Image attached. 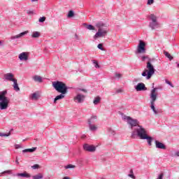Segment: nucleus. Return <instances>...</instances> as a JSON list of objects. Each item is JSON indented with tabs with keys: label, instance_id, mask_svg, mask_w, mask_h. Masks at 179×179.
<instances>
[{
	"label": "nucleus",
	"instance_id": "nucleus-1",
	"mask_svg": "<svg viewBox=\"0 0 179 179\" xmlns=\"http://www.w3.org/2000/svg\"><path fill=\"white\" fill-rule=\"evenodd\" d=\"M122 120L127 122L129 125L130 129H131V138L136 139L139 138L143 140H147L148 146H152V141L154 140L152 136L148 135V131L142 125H139L138 120L132 119L129 116H123Z\"/></svg>",
	"mask_w": 179,
	"mask_h": 179
},
{
	"label": "nucleus",
	"instance_id": "nucleus-2",
	"mask_svg": "<svg viewBox=\"0 0 179 179\" xmlns=\"http://www.w3.org/2000/svg\"><path fill=\"white\" fill-rule=\"evenodd\" d=\"M148 60L147 62V66L146 68L147 69H145L144 71L141 73L143 77H145V79L150 80L151 79L152 75L155 74V72L156 70L154 68V66L151 63V59H149L148 56H143L141 57V61L145 62Z\"/></svg>",
	"mask_w": 179,
	"mask_h": 179
},
{
	"label": "nucleus",
	"instance_id": "nucleus-3",
	"mask_svg": "<svg viewBox=\"0 0 179 179\" xmlns=\"http://www.w3.org/2000/svg\"><path fill=\"white\" fill-rule=\"evenodd\" d=\"M96 27H99V29L96 34L94 36V39L96 40L99 38L106 37L107 33L108 32V29H107V26L106 24L103 22H98L96 24Z\"/></svg>",
	"mask_w": 179,
	"mask_h": 179
},
{
	"label": "nucleus",
	"instance_id": "nucleus-4",
	"mask_svg": "<svg viewBox=\"0 0 179 179\" xmlns=\"http://www.w3.org/2000/svg\"><path fill=\"white\" fill-rule=\"evenodd\" d=\"M7 90L0 92V110H4L9 108L10 99L6 96Z\"/></svg>",
	"mask_w": 179,
	"mask_h": 179
},
{
	"label": "nucleus",
	"instance_id": "nucleus-5",
	"mask_svg": "<svg viewBox=\"0 0 179 179\" xmlns=\"http://www.w3.org/2000/svg\"><path fill=\"white\" fill-rule=\"evenodd\" d=\"M52 86L58 93L66 94L68 92V87L62 81H55L52 83Z\"/></svg>",
	"mask_w": 179,
	"mask_h": 179
},
{
	"label": "nucleus",
	"instance_id": "nucleus-6",
	"mask_svg": "<svg viewBox=\"0 0 179 179\" xmlns=\"http://www.w3.org/2000/svg\"><path fill=\"white\" fill-rule=\"evenodd\" d=\"M157 88L152 87V90H150V109L152 110L153 113L155 115L158 114L156 108L155 107V103H156L157 99Z\"/></svg>",
	"mask_w": 179,
	"mask_h": 179
},
{
	"label": "nucleus",
	"instance_id": "nucleus-7",
	"mask_svg": "<svg viewBox=\"0 0 179 179\" xmlns=\"http://www.w3.org/2000/svg\"><path fill=\"white\" fill-rule=\"evenodd\" d=\"M150 23L148 24V27L150 28L152 30H155L159 29V24L157 22V17L155 15H150Z\"/></svg>",
	"mask_w": 179,
	"mask_h": 179
},
{
	"label": "nucleus",
	"instance_id": "nucleus-8",
	"mask_svg": "<svg viewBox=\"0 0 179 179\" xmlns=\"http://www.w3.org/2000/svg\"><path fill=\"white\" fill-rule=\"evenodd\" d=\"M86 96L81 93H77L73 97L74 103H83L85 101Z\"/></svg>",
	"mask_w": 179,
	"mask_h": 179
},
{
	"label": "nucleus",
	"instance_id": "nucleus-9",
	"mask_svg": "<svg viewBox=\"0 0 179 179\" xmlns=\"http://www.w3.org/2000/svg\"><path fill=\"white\" fill-rule=\"evenodd\" d=\"M146 44L143 41H139V44H138L136 54H143L146 52V48H145Z\"/></svg>",
	"mask_w": 179,
	"mask_h": 179
},
{
	"label": "nucleus",
	"instance_id": "nucleus-10",
	"mask_svg": "<svg viewBox=\"0 0 179 179\" xmlns=\"http://www.w3.org/2000/svg\"><path fill=\"white\" fill-rule=\"evenodd\" d=\"M134 88H135V90H136V92H142V91L148 90V88L146 87V86L143 83H138L137 85L134 87Z\"/></svg>",
	"mask_w": 179,
	"mask_h": 179
},
{
	"label": "nucleus",
	"instance_id": "nucleus-11",
	"mask_svg": "<svg viewBox=\"0 0 179 179\" xmlns=\"http://www.w3.org/2000/svg\"><path fill=\"white\" fill-rule=\"evenodd\" d=\"M83 149L87 152H94L96 151V146L86 143V144H84Z\"/></svg>",
	"mask_w": 179,
	"mask_h": 179
},
{
	"label": "nucleus",
	"instance_id": "nucleus-12",
	"mask_svg": "<svg viewBox=\"0 0 179 179\" xmlns=\"http://www.w3.org/2000/svg\"><path fill=\"white\" fill-rule=\"evenodd\" d=\"M4 78L6 80L10 81V82H17V79L14 78V74L12 73H6L4 75Z\"/></svg>",
	"mask_w": 179,
	"mask_h": 179
},
{
	"label": "nucleus",
	"instance_id": "nucleus-13",
	"mask_svg": "<svg viewBox=\"0 0 179 179\" xmlns=\"http://www.w3.org/2000/svg\"><path fill=\"white\" fill-rule=\"evenodd\" d=\"M28 34V31H24L23 32L20 33L18 35L11 36L10 40H17L22 38V36H24Z\"/></svg>",
	"mask_w": 179,
	"mask_h": 179
},
{
	"label": "nucleus",
	"instance_id": "nucleus-14",
	"mask_svg": "<svg viewBox=\"0 0 179 179\" xmlns=\"http://www.w3.org/2000/svg\"><path fill=\"white\" fill-rule=\"evenodd\" d=\"M155 143L157 149L166 150V146L164 143H160L159 141H155Z\"/></svg>",
	"mask_w": 179,
	"mask_h": 179
},
{
	"label": "nucleus",
	"instance_id": "nucleus-15",
	"mask_svg": "<svg viewBox=\"0 0 179 179\" xmlns=\"http://www.w3.org/2000/svg\"><path fill=\"white\" fill-rule=\"evenodd\" d=\"M18 59H20V61L26 62L28 60V53L23 52L22 53H20V55H18Z\"/></svg>",
	"mask_w": 179,
	"mask_h": 179
},
{
	"label": "nucleus",
	"instance_id": "nucleus-16",
	"mask_svg": "<svg viewBox=\"0 0 179 179\" xmlns=\"http://www.w3.org/2000/svg\"><path fill=\"white\" fill-rule=\"evenodd\" d=\"M16 176L20 177L22 178H31V175L29 173H27L26 171L24 173H16Z\"/></svg>",
	"mask_w": 179,
	"mask_h": 179
},
{
	"label": "nucleus",
	"instance_id": "nucleus-17",
	"mask_svg": "<svg viewBox=\"0 0 179 179\" xmlns=\"http://www.w3.org/2000/svg\"><path fill=\"white\" fill-rule=\"evenodd\" d=\"M33 80L36 83H43V78L40 76H33Z\"/></svg>",
	"mask_w": 179,
	"mask_h": 179
},
{
	"label": "nucleus",
	"instance_id": "nucleus-18",
	"mask_svg": "<svg viewBox=\"0 0 179 179\" xmlns=\"http://www.w3.org/2000/svg\"><path fill=\"white\" fill-rule=\"evenodd\" d=\"M96 120H97V117L96 116H92L88 120V124H94V123L96 122Z\"/></svg>",
	"mask_w": 179,
	"mask_h": 179
},
{
	"label": "nucleus",
	"instance_id": "nucleus-19",
	"mask_svg": "<svg viewBox=\"0 0 179 179\" xmlns=\"http://www.w3.org/2000/svg\"><path fill=\"white\" fill-rule=\"evenodd\" d=\"M13 90H15V92H20V88L19 87V85L17 84V81H14L13 82Z\"/></svg>",
	"mask_w": 179,
	"mask_h": 179
},
{
	"label": "nucleus",
	"instance_id": "nucleus-20",
	"mask_svg": "<svg viewBox=\"0 0 179 179\" xmlns=\"http://www.w3.org/2000/svg\"><path fill=\"white\" fill-rule=\"evenodd\" d=\"M37 150L36 147H33L32 148L30 149H24L22 150V152L25 153V152H34L36 150Z\"/></svg>",
	"mask_w": 179,
	"mask_h": 179
},
{
	"label": "nucleus",
	"instance_id": "nucleus-21",
	"mask_svg": "<svg viewBox=\"0 0 179 179\" xmlns=\"http://www.w3.org/2000/svg\"><path fill=\"white\" fill-rule=\"evenodd\" d=\"M65 94H61L60 95H58L54 99V103H55L56 101H58L59 100L63 99L65 98Z\"/></svg>",
	"mask_w": 179,
	"mask_h": 179
},
{
	"label": "nucleus",
	"instance_id": "nucleus-22",
	"mask_svg": "<svg viewBox=\"0 0 179 179\" xmlns=\"http://www.w3.org/2000/svg\"><path fill=\"white\" fill-rule=\"evenodd\" d=\"M89 129L91 131H96L98 129V127L96 125H94V124H89Z\"/></svg>",
	"mask_w": 179,
	"mask_h": 179
},
{
	"label": "nucleus",
	"instance_id": "nucleus-23",
	"mask_svg": "<svg viewBox=\"0 0 179 179\" xmlns=\"http://www.w3.org/2000/svg\"><path fill=\"white\" fill-rule=\"evenodd\" d=\"M101 98L99 96L94 97L93 103L94 105H98L101 102Z\"/></svg>",
	"mask_w": 179,
	"mask_h": 179
},
{
	"label": "nucleus",
	"instance_id": "nucleus-24",
	"mask_svg": "<svg viewBox=\"0 0 179 179\" xmlns=\"http://www.w3.org/2000/svg\"><path fill=\"white\" fill-rule=\"evenodd\" d=\"M30 98L32 99V100L37 101L38 99V95L35 92L30 95Z\"/></svg>",
	"mask_w": 179,
	"mask_h": 179
},
{
	"label": "nucleus",
	"instance_id": "nucleus-25",
	"mask_svg": "<svg viewBox=\"0 0 179 179\" xmlns=\"http://www.w3.org/2000/svg\"><path fill=\"white\" fill-rule=\"evenodd\" d=\"M32 178L33 179H43V175L42 173H39L38 174L32 176Z\"/></svg>",
	"mask_w": 179,
	"mask_h": 179
},
{
	"label": "nucleus",
	"instance_id": "nucleus-26",
	"mask_svg": "<svg viewBox=\"0 0 179 179\" xmlns=\"http://www.w3.org/2000/svg\"><path fill=\"white\" fill-rule=\"evenodd\" d=\"M31 36L33 38H38V37H40V33L38 31H35L32 33Z\"/></svg>",
	"mask_w": 179,
	"mask_h": 179
},
{
	"label": "nucleus",
	"instance_id": "nucleus-27",
	"mask_svg": "<svg viewBox=\"0 0 179 179\" xmlns=\"http://www.w3.org/2000/svg\"><path fill=\"white\" fill-rule=\"evenodd\" d=\"M122 77V74L120 73H115L114 79L119 80Z\"/></svg>",
	"mask_w": 179,
	"mask_h": 179
},
{
	"label": "nucleus",
	"instance_id": "nucleus-28",
	"mask_svg": "<svg viewBox=\"0 0 179 179\" xmlns=\"http://www.w3.org/2000/svg\"><path fill=\"white\" fill-rule=\"evenodd\" d=\"M107 131H108V133H109L110 135L111 136H115V131L113 130V129L111 128H108L107 129Z\"/></svg>",
	"mask_w": 179,
	"mask_h": 179
},
{
	"label": "nucleus",
	"instance_id": "nucleus-29",
	"mask_svg": "<svg viewBox=\"0 0 179 179\" xmlns=\"http://www.w3.org/2000/svg\"><path fill=\"white\" fill-rule=\"evenodd\" d=\"M80 92H83L84 93H87V90L83 88H77L76 94H80Z\"/></svg>",
	"mask_w": 179,
	"mask_h": 179
},
{
	"label": "nucleus",
	"instance_id": "nucleus-30",
	"mask_svg": "<svg viewBox=\"0 0 179 179\" xmlns=\"http://www.w3.org/2000/svg\"><path fill=\"white\" fill-rule=\"evenodd\" d=\"M75 16V13L73 10H69L68 13V18H73Z\"/></svg>",
	"mask_w": 179,
	"mask_h": 179
},
{
	"label": "nucleus",
	"instance_id": "nucleus-31",
	"mask_svg": "<svg viewBox=\"0 0 179 179\" xmlns=\"http://www.w3.org/2000/svg\"><path fill=\"white\" fill-rule=\"evenodd\" d=\"M170 156L172 157H179V151H176L175 152H171Z\"/></svg>",
	"mask_w": 179,
	"mask_h": 179
},
{
	"label": "nucleus",
	"instance_id": "nucleus-32",
	"mask_svg": "<svg viewBox=\"0 0 179 179\" xmlns=\"http://www.w3.org/2000/svg\"><path fill=\"white\" fill-rule=\"evenodd\" d=\"M164 55H165L166 57H167L168 59H169L170 61H172L173 57L170 55L169 52H164Z\"/></svg>",
	"mask_w": 179,
	"mask_h": 179
},
{
	"label": "nucleus",
	"instance_id": "nucleus-33",
	"mask_svg": "<svg viewBox=\"0 0 179 179\" xmlns=\"http://www.w3.org/2000/svg\"><path fill=\"white\" fill-rule=\"evenodd\" d=\"M10 135V132H8L7 134H4V133H0V136L1 137H8Z\"/></svg>",
	"mask_w": 179,
	"mask_h": 179
},
{
	"label": "nucleus",
	"instance_id": "nucleus-34",
	"mask_svg": "<svg viewBox=\"0 0 179 179\" xmlns=\"http://www.w3.org/2000/svg\"><path fill=\"white\" fill-rule=\"evenodd\" d=\"M76 166L75 165H71L69 164L64 166V169H75Z\"/></svg>",
	"mask_w": 179,
	"mask_h": 179
},
{
	"label": "nucleus",
	"instance_id": "nucleus-35",
	"mask_svg": "<svg viewBox=\"0 0 179 179\" xmlns=\"http://www.w3.org/2000/svg\"><path fill=\"white\" fill-rule=\"evenodd\" d=\"M86 29L88 30H94V27L93 25L89 24L86 26Z\"/></svg>",
	"mask_w": 179,
	"mask_h": 179
},
{
	"label": "nucleus",
	"instance_id": "nucleus-36",
	"mask_svg": "<svg viewBox=\"0 0 179 179\" xmlns=\"http://www.w3.org/2000/svg\"><path fill=\"white\" fill-rule=\"evenodd\" d=\"M92 64H94V67H96V69L99 68V65L98 64V62L95 61V60H92Z\"/></svg>",
	"mask_w": 179,
	"mask_h": 179
},
{
	"label": "nucleus",
	"instance_id": "nucleus-37",
	"mask_svg": "<svg viewBox=\"0 0 179 179\" xmlns=\"http://www.w3.org/2000/svg\"><path fill=\"white\" fill-rule=\"evenodd\" d=\"M1 174H12V171L11 170H8V171H4Z\"/></svg>",
	"mask_w": 179,
	"mask_h": 179
},
{
	"label": "nucleus",
	"instance_id": "nucleus-38",
	"mask_svg": "<svg viewBox=\"0 0 179 179\" xmlns=\"http://www.w3.org/2000/svg\"><path fill=\"white\" fill-rule=\"evenodd\" d=\"M45 21V17H41L38 19V22H41V23H43Z\"/></svg>",
	"mask_w": 179,
	"mask_h": 179
},
{
	"label": "nucleus",
	"instance_id": "nucleus-39",
	"mask_svg": "<svg viewBox=\"0 0 179 179\" xmlns=\"http://www.w3.org/2000/svg\"><path fill=\"white\" fill-rule=\"evenodd\" d=\"M165 83H166V84H167V85H169V86H171V87H172V88L174 87V85H173V84H172L170 81H169L168 80H165Z\"/></svg>",
	"mask_w": 179,
	"mask_h": 179
},
{
	"label": "nucleus",
	"instance_id": "nucleus-40",
	"mask_svg": "<svg viewBox=\"0 0 179 179\" xmlns=\"http://www.w3.org/2000/svg\"><path fill=\"white\" fill-rule=\"evenodd\" d=\"M97 48H99V49L101 50V51H103V50H104V49H103V44H102V43L97 45Z\"/></svg>",
	"mask_w": 179,
	"mask_h": 179
},
{
	"label": "nucleus",
	"instance_id": "nucleus-41",
	"mask_svg": "<svg viewBox=\"0 0 179 179\" xmlns=\"http://www.w3.org/2000/svg\"><path fill=\"white\" fill-rule=\"evenodd\" d=\"M22 148L21 144H15V149H21Z\"/></svg>",
	"mask_w": 179,
	"mask_h": 179
},
{
	"label": "nucleus",
	"instance_id": "nucleus-42",
	"mask_svg": "<svg viewBox=\"0 0 179 179\" xmlns=\"http://www.w3.org/2000/svg\"><path fill=\"white\" fill-rule=\"evenodd\" d=\"M154 2H155L154 0H148L147 5H152L154 3Z\"/></svg>",
	"mask_w": 179,
	"mask_h": 179
},
{
	"label": "nucleus",
	"instance_id": "nucleus-43",
	"mask_svg": "<svg viewBox=\"0 0 179 179\" xmlns=\"http://www.w3.org/2000/svg\"><path fill=\"white\" fill-rule=\"evenodd\" d=\"M164 176V175L163 174V173H161L159 175H158V177L157 179H163Z\"/></svg>",
	"mask_w": 179,
	"mask_h": 179
},
{
	"label": "nucleus",
	"instance_id": "nucleus-44",
	"mask_svg": "<svg viewBox=\"0 0 179 179\" xmlns=\"http://www.w3.org/2000/svg\"><path fill=\"white\" fill-rule=\"evenodd\" d=\"M34 13V12L33 10H27V14L32 15Z\"/></svg>",
	"mask_w": 179,
	"mask_h": 179
},
{
	"label": "nucleus",
	"instance_id": "nucleus-45",
	"mask_svg": "<svg viewBox=\"0 0 179 179\" xmlns=\"http://www.w3.org/2000/svg\"><path fill=\"white\" fill-rule=\"evenodd\" d=\"M38 168V164H35L32 166V169H37Z\"/></svg>",
	"mask_w": 179,
	"mask_h": 179
},
{
	"label": "nucleus",
	"instance_id": "nucleus-46",
	"mask_svg": "<svg viewBox=\"0 0 179 179\" xmlns=\"http://www.w3.org/2000/svg\"><path fill=\"white\" fill-rule=\"evenodd\" d=\"M129 177H130V178H132V179H135V176H134V174H129Z\"/></svg>",
	"mask_w": 179,
	"mask_h": 179
},
{
	"label": "nucleus",
	"instance_id": "nucleus-47",
	"mask_svg": "<svg viewBox=\"0 0 179 179\" xmlns=\"http://www.w3.org/2000/svg\"><path fill=\"white\" fill-rule=\"evenodd\" d=\"M15 163H16V164H20L19 160H17V158H16Z\"/></svg>",
	"mask_w": 179,
	"mask_h": 179
},
{
	"label": "nucleus",
	"instance_id": "nucleus-48",
	"mask_svg": "<svg viewBox=\"0 0 179 179\" xmlns=\"http://www.w3.org/2000/svg\"><path fill=\"white\" fill-rule=\"evenodd\" d=\"M121 92H122V90H117V93L119 94V93H121Z\"/></svg>",
	"mask_w": 179,
	"mask_h": 179
},
{
	"label": "nucleus",
	"instance_id": "nucleus-49",
	"mask_svg": "<svg viewBox=\"0 0 179 179\" xmlns=\"http://www.w3.org/2000/svg\"><path fill=\"white\" fill-rule=\"evenodd\" d=\"M63 179H70V178H69L68 176H65Z\"/></svg>",
	"mask_w": 179,
	"mask_h": 179
},
{
	"label": "nucleus",
	"instance_id": "nucleus-50",
	"mask_svg": "<svg viewBox=\"0 0 179 179\" xmlns=\"http://www.w3.org/2000/svg\"><path fill=\"white\" fill-rule=\"evenodd\" d=\"M2 45V42H1V41H0V46H1Z\"/></svg>",
	"mask_w": 179,
	"mask_h": 179
},
{
	"label": "nucleus",
	"instance_id": "nucleus-51",
	"mask_svg": "<svg viewBox=\"0 0 179 179\" xmlns=\"http://www.w3.org/2000/svg\"><path fill=\"white\" fill-rule=\"evenodd\" d=\"M130 173H134V172H133L132 170H130Z\"/></svg>",
	"mask_w": 179,
	"mask_h": 179
},
{
	"label": "nucleus",
	"instance_id": "nucleus-52",
	"mask_svg": "<svg viewBox=\"0 0 179 179\" xmlns=\"http://www.w3.org/2000/svg\"><path fill=\"white\" fill-rule=\"evenodd\" d=\"M177 67L179 68V63L177 64Z\"/></svg>",
	"mask_w": 179,
	"mask_h": 179
},
{
	"label": "nucleus",
	"instance_id": "nucleus-53",
	"mask_svg": "<svg viewBox=\"0 0 179 179\" xmlns=\"http://www.w3.org/2000/svg\"><path fill=\"white\" fill-rule=\"evenodd\" d=\"M76 38H78V35L76 34Z\"/></svg>",
	"mask_w": 179,
	"mask_h": 179
},
{
	"label": "nucleus",
	"instance_id": "nucleus-54",
	"mask_svg": "<svg viewBox=\"0 0 179 179\" xmlns=\"http://www.w3.org/2000/svg\"><path fill=\"white\" fill-rule=\"evenodd\" d=\"M0 177H1V175H0Z\"/></svg>",
	"mask_w": 179,
	"mask_h": 179
},
{
	"label": "nucleus",
	"instance_id": "nucleus-55",
	"mask_svg": "<svg viewBox=\"0 0 179 179\" xmlns=\"http://www.w3.org/2000/svg\"><path fill=\"white\" fill-rule=\"evenodd\" d=\"M101 179H104V178H101Z\"/></svg>",
	"mask_w": 179,
	"mask_h": 179
}]
</instances>
